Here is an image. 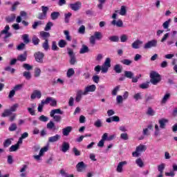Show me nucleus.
<instances>
[{"label":"nucleus","instance_id":"f257e3e1","mask_svg":"<svg viewBox=\"0 0 177 177\" xmlns=\"http://www.w3.org/2000/svg\"><path fill=\"white\" fill-rule=\"evenodd\" d=\"M158 124H155L154 136H160V129H165L167 124H168V119L161 118L158 120Z\"/></svg>","mask_w":177,"mask_h":177},{"label":"nucleus","instance_id":"f03ea898","mask_svg":"<svg viewBox=\"0 0 177 177\" xmlns=\"http://www.w3.org/2000/svg\"><path fill=\"white\" fill-rule=\"evenodd\" d=\"M150 82L153 85H157L161 82V75L156 71H151L149 75Z\"/></svg>","mask_w":177,"mask_h":177},{"label":"nucleus","instance_id":"7ed1b4c3","mask_svg":"<svg viewBox=\"0 0 177 177\" xmlns=\"http://www.w3.org/2000/svg\"><path fill=\"white\" fill-rule=\"evenodd\" d=\"M147 150V147L145 145H140L136 148V151L132 153L133 157H139L141 153L146 151Z\"/></svg>","mask_w":177,"mask_h":177},{"label":"nucleus","instance_id":"20e7f679","mask_svg":"<svg viewBox=\"0 0 177 177\" xmlns=\"http://www.w3.org/2000/svg\"><path fill=\"white\" fill-rule=\"evenodd\" d=\"M103 36L102 35V32H95L93 35H91L89 38L90 44L92 46H95L96 44V39L97 41H100Z\"/></svg>","mask_w":177,"mask_h":177},{"label":"nucleus","instance_id":"39448f33","mask_svg":"<svg viewBox=\"0 0 177 177\" xmlns=\"http://www.w3.org/2000/svg\"><path fill=\"white\" fill-rule=\"evenodd\" d=\"M111 67V59L109 57H107L105 59L104 63L102 64L101 67V71L103 73H106L109 71V68Z\"/></svg>","mask_w":177,"mask_h":177},{"label":"nucleus","instance_id":"423d86ee","mask_svg":"<svg viewBox=\"0 0 177 177\" xmlns=\"http://www.w3.org/2000/svg\"><path fill=\"white\" fill-rule=\"evenodd\" d=\"M10 30V27L9 26V25H6L4 27V29L0 32V37L5 35L4 39H8L9 37H12V34L9 32Z\"/></svg>","mask_w":177,"mask_h":177},{"label":"nucleus","instance_id":"0eeeda50","mask_svg":"<svg viewBox=\"0 0 177 177\" xmlns=\"http://www.w3.org/2000/svg\"><path fill=\"white\" fill-rule=\"evenodd\" d=\"M34 57L35 60H36L37 63L42 64V63H44V57H45V54L42 52L38 51L34 54Z\"/></svg>","mask_w":177,"mask_h":177},{"label":"nucleus","instance_id":"6e6552de","mask_svg":"<svg viewBox=\"0 0 177 177\" xmlns=\"http://www.w3.org/2000/svg\"><path fill=\"white\" fill-rule=\"evenodd\" d=\"M157 39H152L149 41L144 45V49H151V48H156L157 47Z\"/></svg>","mask_w":177,"mask_h":177},{"label":"nucleus","instance_id":"1a4fd4ad","mask_svg":"<svg viewBox=\"0 0 177 177\" xmlns=\"http://www.w3.org/2000/svg\"><path fill=\"white\" fill-rule=\"evenodd\" d=\"M44 101L46 104H50V106H52L53 107H56V106H57V101L53 97H48L46 100H44Z\"/></svg>","mask_w":177,"mask_h":177},{"label":"nucleus","instance_id":"9d476101","mask_svg":"<svg viewBox=\"0 0 177 177\" xmlns=\"http://www.w3.org/2000/svg\"><path fill=\"white\" fill-rule=\"evenodd\" d=\"M96 91V85L95 84H91V85H88L84 88V92L85 95H88L89 93H93Z\"/></svg>","mask_w":177,"mask_h":177},{"label":"nucleus","instance_id":"9b49d317","mask_svg":"<svg viewBox=\"0 0 177 177\" xmlns=\"http://www.w3.org/2000/svg\"><path fill=\"white\" fill-rule=\"evenodd\" d=\"M68 54L71 57L70 64L72 65L75 64L77 63V59H75V56L74 55V51H73V49L68 48Z\"/></svg>","mask_w":177,"mask_h":177},{"label":"nucleus","instance_id":"f8f14e48","mask_svg":"<svg viewBox=\"0 0 177 177\" xmlns=\"http://www.w3.org/2000/svg\"><path fill=\"white\" fill-rule=\"evenodd\" d=\"M42 96V93H41V91L39 90H35L30 95V98L32 100H34L35 99H41V97Z\"/></svg>","mask_w":177,"mask_h":177},{"label":"nucleus","instance_id":"ddd939ff","mask_svg":"<svg viewBox=\"0 0 177 177\" xmlns=\"http://www.w3.org/2000/svg\"><path fill=\"white\" fill-rule=\"evenodd\" d=\"M81 6H82V3L81 2L77 1L75 3H71L69 4V8L72 9V10H74L75 12H77V10H80L81 9Z\"/></svg>","mask_w":177,"mask_h":177},{"label":"nucleus","instance_id":"4468645a","mask_svg":"<svg viewBox=\"0 0 177 177\" xmlns=\"http://www.w3.org/2000/svg\"><path fill=\"white\" fill-rule=\"evenodd\" d=\"M82 96H86V94L84 93V91L78 90L76 93L75 101L78 103L81 102Z\"/></svg>","mask_w":177,"mask_h":177},{"label":"nucleus","instance_id":"2eb2a0df","mask_svg":"<svg viewBox=\"0 0 177 177\" xmlns=\"http://www.w3.org/2000/svg\"><path fill=\"white\" fill-rule=\"evenodd\" d=\"M37 107V104H30V106L27 108L28 113L30 114V115H35V109Z\"/></svg>","mask_w":177,"mask_h":177},{"label":"nucleus","instance_id":"dca6fc26","mask_svg":"<svg viewBox=\"0 0 177 177\" xmlns=\"http://www.w3.org/2000/svg\"><path fill=\"white\" fill-rule=\"evenodd\" d=\"M77 172H84L85 169H86V165L84 162H80L77 166Z\"/></svg>","mask_w":177,"mask_h":177},{"label":"nucleus","instance_id":"f3484780","mask_svg":"<svg viewBox=\"0 0 177 177\" xmlns=\"http://www.w3.org/2000/svg\"><path fill=\"white\" fill-rule=\"evenodd\" d=\"M127 164H128V162L125 160L119 162L116 168L117 172H118L119 174H121L124 171V169H122L124 168V165H127Z\"/></svg>","mask_w":177,"mask_h":177},{"label":"nucleus","instance_id":"a211bd4d","mask_svg":"<svg viewBox=\"0 0 177 177\" xmlns=\"http://www.w3.org/2000/svg\"><path fill=\"white\" fill-rule=\"evenodd\" d=\"M111 24H112V26H115L118 28H122L124 27V22H122V20L121 19H113L111 22Z\"/></svg>","mask_w":177,"mask_h":177},{"label":"nucleus","instance_id":"6ab92c4d","mask_svg":"<svg viewBox=\"0 0 177 177\" xmlns=\"http://www.w3.org/2000/svg\"><path fill=\"white\" fill-rule=\"evenodd\" d=\"M140 45H143V41L137 39L132 43L131 46L133 49H139L140 48Z\"/></svg>","mask_w":177,"mask_h":177},{"label":"nucleus","instance_id":"aec40b11","mask_svg":"<svg viewBox=\"0 0 177 177\" xmlns=\"http://www.w3.org/2000/svg\"><path fill=\"white\" fill-rule=\"evenodd\" d=\"M68 150H70V144L67 142H64L61 147V151H62V153H67Z\"/></svg>","mask_w":177,"mask_h":177},{"label":"nucleus","instance_id":"412c9836","mask_svg":"<svg viewBox=\"0 0 177 177\" xmlns=\"http://www.w3.org/2000/svg\"><path fill=\"white\" fill-rule=\"evenodd\" d=\"M71 131H73V127L71 126L66 127L62 129V134L64 136H68Z\"/></svg>","mask_w":177,"mask_h":177},{"label":"nucleus","instance_id":"4be33fe9","mask_svg":"<svg viewBox=\"0 0 177 177\" xmlns=\"http://www.w3.org/2000/svg\"><path fill=\"white\" fill-rule=\"evenodd\" d=\"M106 122L108 123L110 122H120V117L115 115L110 117L106 120Z\"/></svg>","mask_w":177,"mask_h":177},{"label":"nucleus","instance_id":"5701e85b","mask_svg":"<svg viewBox=\"0 0 177 177\" xmlns=\"http://www.w3.org/2000/svg\"><path fill=\"white\" fill-rule=\"evenodd\" d=\"M60 138H61L60 135L56 134L54 136H51L48 138V142L50 143H55V142H57V140H59Z\"/></svg>","mask_w":177,"mask_h":177},{"label":"nucleus","instance_id":"b1692460","mask_svg":"<svg viewBox=\"0 0 177 177\" xmlns=\"http://www.w3.org/2000/svg\"><path fill=\"white\" fill-rule=\"evenodd\" d=\"M19 62H26L27 60V51H25L24 54H21L17 57Z\"/></svg>","mask_w":177,"mask_h":177},{"label":"nucleus","instance_id":"393cba45","mask_svg":"<svg viewBox=\"0 0 177 177\" xmlns=\"http://www.w3.org/2000/svg\"><path fill=\"white\" fill-rule=\"evenodd\" d=\"M40 37H41V38H43V39L46 41V40H48L49 37H50V34L48 32L41 31V32H40Z\"/></svg>","mask_w":177,"mask_h":177},{"label":"nucleus","instance_id":"a878e982","mask_svg":"<svg viewBox=\"0 0 177 177\" xmlns=\"http://www.w3.org/2000/svg\"><path fill=\"white\" fill-rule=\"evenodd\" d=\"M47 129L53 131H56V126L55 125V123L53 121H50L47 125Z\"/></svg>","mask_w":177,"mask_h":177},{"label":"nucleus","instance_id":"bb28decb","mask_svg":"<svg viewBox=\"0 0 177 177\" xmlns=\"http://www.w3.org/2000/svg\"><path fill=\"white\" fill-rule=\"evenodd\" d=\"M55 114H63V111L60 110V109H53L50 111V117H53Z\"/></svg>","mask_w":177,"mask_h":177},{"label":"nucleus","instance_id":"cd10ccee","mask_svg":"<svg viewBox=\"0 0 177 177\" xmlns=\"http://www.w3.org/2000/svg\"><path fill=\"white\" fill-rule=\"evenodd\" d=\"M136 164L140 168H143L145 167V163L143 162V160L142 158H139L136 160Z\"/></svg>","mask_w":177,"mask_h":177},{"label":"nucleus","instance_id":"c85d7f7f","mask_svg":"<svg viewBox=\"0 0 177 177\" xmlns=\"http://www.w3.org/2000/svg\"><path fill=\"white\" fill-rule=\"evenodd\" d=\"M13 140L12 138H8L3 142L4 147H9L12 145V141Z\"/></svg>","mask_w":177,"mask_h":177},{"label":"nucleus","instance_id":"c756f323","mask_svg":"<svg viewBox=\"0 0 177 177\" xmlns=\"http://www.w3.org/2000/svg\"><path fill=\"white\" fill-rule=\"evenodd\" d=\"M171 21H172L171 19H169L167 21H165L162 24V27L164 30H168V28H169V24H171Z\"/></svg>","mask_w":177,"mask_h":177},{"label":"nucleus","instance_id":"7c9ffc66","mask_svg":"<svg viewBox=\"0 0 177 177\" xmlns=\"http://www.w3.org/2000/svg\"><path fill=\"white\" fill-rule=\"evenodd\" d=\"M169 97H171V94L169 93H166L163 98L162 99L161 103H162L163 104L167 103V102L168 101V100L169 99Z\"/></svg>","mask_w":177,"mask_h":177},{"label":"nucleus","instance_id":"2f4dec72","mask_svg":"<svg viewBox=\"0 0 177 177\" xmlns=\"http://www.w3.org/2000/svg\"><path fill=\"white\" fill-rule=\"evenodd\" d=\"M89 52V48L85 44L82 45V48L80 49V53L84 54Z\"/></svg>","mask_w":177,"mask_h":177},{"label":"nucleus","instance_id":"473e14b6","mask_svg":"<svg viewBox=\"0 0 177 177\" xmlns=\"http://www.w3.org/2000/svg\"><path fill=\"white\" fill-rule=\"evenodd\" d=\"M114 71H115V73H117L118 74L121 73V72L122 71V66H121V65L120 64H116L114 66Z\"/></svg>","mask_w":177,"mask_h":177},{"label":"nucleus","instance_id":"72a5a7b5","mask_svg":"<svg viewBox=\"0 0 177 177\" xmlns=\"http://www.w3.org/2000/svg\"><path fill=\"white\" fill-rule=\"evenodd\" d=\"M119 15H120V16H125V15H127V7H125V6H121Z\"/></svg>","mask_w":177,"mask_h":177},{"label":"nucleus","instance_id":"f704fd0d","mask_svg":"<svg viewBox=\"0 0 177 177\" xmlns=\"http://www.w3.org/2000/svg\"><path fill=\"white\" fill-rule=\"evenodd\" d=\"M59 16H60V13H59V12H53L50 15V17L52 20H57V19H58Z\"/></svg>","mask_w":177,"mask_h":177},{"label":"nucleus","instance_id":"c9c22d12","mask_svg":"<svg viewBox=\"0 0 177 177\" xmlns=\"http://www.w3.org/2000/svg\"><path fill=\"white\" fill-rule=\"evenodd\" d=\"M73 74H75V71H74V69L73 68H69L66 73V75H67L68 78H71V77H73Z\"/></svg>","mask_w":177,"mask_h":177},{"label":"nucleus","instance_id":"e433bc0d","mask_svg":"<svg viewBox=\"0 0 177 177\" xmlns=\"http://www.w3.org/2000/svg\"><path fill=\"white\" fill-rule=\"evenodd\" d=\"M164 169H165V163H162L158 165V170L159 171L160 174H162L164 172Z\"/></svg>","mask_w":177,"mask_h":177},{"label":"nucleus","instance_id":"4c0bfd02","mask_svg":"<svg viewBox=\"0 0 177 177\" xmlns=\"http://www.w3.org/2000/svg\"><path fill=\"white\" fill-rule=\"evenodd\" d=\"M9 115H12V111L10 109H6L2 113L1 117H9Z\"/></svg>","mask_w":177,"mask_h":177},{"label":"nucleus","instance_id":"58836bf2","mask_svg":"<svg viewBox=\"0 0 177 177\" xmlns=\"http://www.w3.org/2000/svg\"><path fill=\"white\" fill-rule=\"evenodd\" d=\"M46 104H45V101L41 100V102L40 104H39V106L37 107V111H39V113H42V110L44 109V105Z\"/></svg>","mask_w":177,"mask_h":177},{"label":"nucleus","instance_id":"ea45409f","mask_svg":"<svg viewBox=\"0 0 177 177\" xmlns=\"http://www.w3.org/2000/svg\"><path fill=\"white\" fill-rule=\"evenodd\" d=\"M20 147L17 145H12L10 148H9V151L10 152H13V151H17V150H19Z\"/></svg>","mask_w":177,"mask_h":177},{"label":"nucleus","instance_id":"a19ab883","mask_svg":"<svg viewBox=\"0 0 177 177\" xmlns=\"http://www.w3.org/2000/svg\"><path fill=\"white\" fill-rule=\"evenodd\" d=\"M40 75H41V68H35V74H34L35 78H38V77H39Z\"/></svg>","mask_w":177,"mask_h":177},{"label":"nucleus","instance_id":"79ce46f5","mask_svg":"<svg viewBox=\"0 0 177 177\" xmlns=\"http://www.w3.org/2000/svg\"><path fill=\"white\" fill-rule=\"evenodd\" d=\"M66 45H67V41H66V40H59L58 43V46H59V48H66Z\"/></svg>","mask_w":177,"mask_h":177},{"label":"nucleus","instance_id":"37998d69","mask_svg":"<svg viewBox=\"0 0 177 177\" xmlns=\"http://www.w3.org/2000/svg\"><path fill=\"white\" fill-rule=\"evenodd\" d=\"M23 76L26 78V80H31V73L30 71L24 72Z\"/></svg>","mask_w":177,"mask_h":177},{"label":"nucleus","instance_id":"c03bdc74","mask_svg":"<svg viewBox=\"0 0 177 177\" xmlns=\"http://www.w3.org/2000/svg\"><path fill=\"white\" fill-rule=\"evenodd\" d=\"M121 63L125 66H130V64H132V61L131 59H125L122 60Z\"/></svg>","mask_w":177,"mask_h":177},{"label":"nucleus","instance_id":"a18cd8bd","mask_svg":"<svg viewBox=\"0 0 177 177\" xmlns=\"http://www.w3.org/2000/svg\"><path fill=\"white\" fill-rule=\"evenodd\" d=\"M51 117L52 118H53L55 122H60V121H62V116L59 115H53V116H51Z\"/></svg>","mask_w":177,"mask_h":177},{"label":"nucleus","instance_id":"49530a36","mask_svg":"<svg viewBox=\"0 0 177 177\" xmlns=\"http://www.w3.org/2000/svg\"><path fill=\"white\" fill-rule=\"evenodd\" d=\"M124 77H126L127 78H132L133 77V73H132L131 71H124Z\"/></svg>","mask_w":177,"mask_h":177},{"label":"nucleus","instance_id":"de8ad7c7","mask_svg":"<svg viewBox=\"0 0 177 177\" xmlns=\"http://www.w3.org/2000/svg\"><path fill=\"white\" fill-rule=\"evenodd\" d=\"M48 150H49V147L47 146L44 147L40 149L39 154H40V156H44V153H46Z\"/></svg>","mask_w":177,"mask_h":177},{"label":"nucleus","instance_id":"09e8293b","mask_svg":"<svg viewBox=\"0 0 177 177\" xmlns=\"http://www.w3.org/2000/svg\"><path fill=\"white\" fill-rule=\"evenodd\" d=\"M147 114L148 115L153 116V115H156V111L153 109H152L151 107H149V108H148V110L147 111Z\"/></svg>","mask_w":177,"mask_h":177},{"label":"nucleus","instance_id":"8fccbe9b","mask_svg":"<svg viewBox=\"0 0 177 177\" xmlns=\"http://www.w3.org/2000/svg\"><path fill=\"white\" fill-rule=\"evenodd\" d=\"M109 39L111 42H118V41H120V37H118V36H111L109 37Z\"/></svg>","mask_w":177,"mask_h":177},{"label":"nucleus","instance_id":"3c124183","mask_svg":"<svg viewBox=\"0 0 177 177\" xmlns=\"http://www.w3.org/2000/svg\"><path fill=\"white\" fill-rule=\"evenodd\" d=\"M73 14L71 12H68L64 15L65 16V23L68 24L70 21V17H71Z\"/></svg>","mask_w":177,"mask_h":177},{"label":"nucleus","instance_id":"603ef678","mask_svg":"<svg viewBox=\"0 0 177 177\" xmlns=\"http://www.w3.org/2000/svg\"><path fill=\"white\" fill-rule=\"evenodd\" d=\"M16 129H17V125L15 123L11 124L10 127L8 128L10 132H13V131H16Z\"/></svg>","mask_w":177,"mask_h":177},{"label":"nucleus","instance_id":"864d4df0","mask_svg":"<svg viewBox=\"0 0 177 177\" xmlns=\"http://www.w3.org/2000/svg\"><path fill=\"white\" fill-rule=\"evenodd\" d=\"M52 27H53V23L48 22L46 25L44 30H45V31H49V30H50V28H52Z\"/></svg>","mask_w":177,"mask_h":177},{"label":"nucleus","instance_id":"5fc2aeb1","mask_svg":"<svg viewBox=\"0 0 177 177\" xmlns=\"http://www.w3.org/2000/svg\"><path fill=\"white\" fill-rule=\"evenodd\" d=\"M124 97H122V95H118L116 97V102L118 103V104H120V103H122V102H124Z\"/></svg>","mask_w":177,"mask_h":177},{"label":"nucleus","instance_id":"6e6d98bb","mask_svg":"<svg viewBox=\"0 0 177 177\" xmlns=\"http://www.w3.org/2000/svg\"><path fill=\"white\" fill-rule=\"evenodd\" d=\"M118 91H120V86H115L113 91H112V95L113 96H117V93H118Z\"/></svg>","mask_w":177,"mask_h":177},{"label":"nucleus","instance_id":"4d7b16f0","mask_svg":"<svg viewBox=\"0 0 177 177\" xmlns=\"http://www.w3.org/2000/svg\"><path fill=\"white\" fill-rule=\"evenodd\" d=\"M133 99H135V100L136 101L142 100V93H136L133 95Z\"/></svg>","mask_w":177,"mask_h":177},{"label":"nucleus","instance_id":"13d9d810","mask_svg":"<svg viewBox=\"0 0 177 177\" xmlns=\"http://www.w3.org/2000/svg\"><path fill=\"white\" fill-rule=\"evenodd\" d=\"M42 47L44 48V50H48L49 49V42L48 40H45Z\"/></svg>","mask_w":177,"mask_h":177},{"label":"nucleus","instance_id":"bf43d9fd","mask_svg":"<svg viewBox=\"0 0 177 177\" xmlns=\"http://www.w3.org/2000/svg\"><path fill=\"white\" fill-rule=\"evenodd\" d=\"M78 32H79V34H82V35L85 34V26L82 25V26L79 28V29H78Z\"/></svg>","mask_w":177,"mask_h":177},{"label":"nucleus","instance_id":"052dcab7","mask_svg":"<svg viewBox=\"0 0 177 177\" xmlns=\"http://www.w3.org/2000/svg\"><path fill=\"white\" fill-rule=\"evenodd\" d=\"M23 41L25 44H28L30 42V39L28 38V35L25 34L22 36Z\"/></svg>","mask_w":177,"mask_h":177},{"label":"nucleus","instance_id":"680f3d73","mask_svg":"<svg viewBox=\"0 0 177 177\" xmlns=\"http://www.w3.org/2000/svg\"><path fill=\"white\" fill-rule=\"evenodd\" d=\"M23 67L24 68H25V70H27L28 71H30V70H32V66L28 64H24Z\"/></svg>","mask_w":177,"mask_h":177},{"label":"nucleus","instance_id":"e2e57ef3","mask_svg":"<svg viewBox=\"0 0 177 177\" xmlns=\"http://www.w3.org/2000/svg\"><path fill=\"white\" fill-rule=\"evenodd\" d=\"M120 41H121V42H127L128 41V35H122L120 36Z\"/></svg>","mask_w":177,"mask_h":177},{"label":"nucleus","instance_id":"0e129e2a","mask_svg":"<svg viewBox=\"0 0 177 177\" xmlns=\"http://www.w3.org/2000/svg\"><path fill=\"white\" fill-rule=\"evenodd\" d=\"M18 107H19V104H15L10 107V110L11 111L12 113H15V111L17 110Z\"/></svg>","mask_w":177,"mask_h":177},{"label":"nucleus","instance_id":"69168bd1","mask_svg":"<svg viewBox=\"0 0 177 177\" xmlns=\"http://www.w3.org/2000/svg\"><path fill=\"white\" fill-rule=\"evenodd\" d=\"M51 49L52 50H59V47H57V44L56 43V41L52 42Z\"/></svg>","mask_w":177,"mask_h":177},{"label":"nucleus","instance_id":"338daca9","mask_svg":"<svg viewBox=\"0 0 177 177\" xmlns=\"http://www.w3.org/2000/svg\"><path fill=\"white\" fill-rule=\"evenodd\" d=\"M120 138H122V140H128L129 139L128 133H122V134H120Z\"/></svg>","mask_w":177,"mask_h":177},{"label":"nucleus","instance_id":"774afa93","mask_svg":"<svg viewBox=\"0 0 177 177\" xmlns=\"http://www.w3.org/2000/svg\"><path fill=\"white\" fill-rule=\"evenodd\" d=\"M95 127H96L97 128H100V127H102V120L98 119L97 120L95 123H94Z\"/></svg>","mask_w":177,"mask_h":177}]
</instances>
